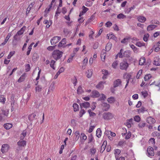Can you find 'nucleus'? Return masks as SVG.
I'll use <instances>...</instances> for the list:
<instances>
[{
    "instance_id": "nucleus-57",
    "label": "nucleus",
    "mask_w": 160,
    "mask_h": 160,
    "mask_svg": "<svg viewBox=\"0 0 160 160\" xmlns=\"http://www.w3.org/2000/svg\"><path fill=\"white\" fill-rule=\"evenodd\" d=\"M129 39V38H124L121 41V42L122 43H124L127 42L128 41Z\"/></svg>"
},
{
    "instance_id": "nucleus-41",
    "label": "nucleus",
    "mask_w": 160,
    "mask_h": 160,
    "mask_svg": "<svg viewBox=\"0 0 160 160\" xmlns=\"http://www.w3.org/2000/svg\"><path fill=\"white\" fill-rule=\"evenodd\" d=\"M86 112L83 109H81L79 113V115L80 117H82V115L85 113Z\"/></svg>"
},
{
    "instance_id": "nucleus-38",
    "label": "nucleus",
    "mask_w": 160,
    "mask_h": 160,
    "mask_svg": "<svg viewBox=\"0 0 160 160\" xmlns=\"http://www.w3.org/2000/svg\"><path fill=\"white\" fill-rule=\"evenodd\" d=\"M95 17V16L94 15V14H93L91 15L90 18L88 19V21L86 22V23H89V22H90L91 21H92V20H93L94 19Z\"/></svg>"
},
{
    "instance_id": "nucleus-58",
    "label": "nucleus",
    "mask_w": 160,
    "mask_h": 160,
    "mask_svg": "<svg viewBox=\"0 0 160 160\" xmlns=\"http://www.w3.org/2000/svg\"><path fill=\"white\" fill-rule=\"evenodd\" d=\"M82 11L84 13H85L88 10V8L85 7L84 6H83L82 7Z\"/></svg>"
},
{
    "instance_id": "nucleus-28",
    "label": "nucleus",
    "mask_w": 160,
    "mask_h": 160,
    "mask_svg": "<svg viewBox=\"0 0 160 160\" xmlns=\"http://www.w3.org/2000/svg\"><path fill=\"white\" fill-rule=\"evenodd\" d=\"M74 135L75 136L74 140L77 141L78 140L79 137V131H76L74 133Z\"/></svg>"
},
{
    "instance_id": "nucleus-27",
    "label": "nucleus",
    "mask_w": 160,
    "mask_h": 160,
    "mask_svg": "<svg viewBox=\"0 0 160 160\" xmlns=\"http://www.w3.org/2000/svg\"><path fill=\"white\" fill-rule=\"evenodd\" d=\"M55 88V87L54 83H52L51 84V85L49 87L48 92H50L52 91H53L54 89Z\"/></svg>"
},
{
    "instance_id": "nucleus-15",
    "label": "nucleus",
    "mask_w": 160,
    "mask_h": 160,
    "mask_svg": "<svg viewBox=\"0 0 160 160\" xmlns=\"http://www.w3.org/2000/svg\"><path fill=\"white\" fill-rule=\"evenodd\" d=\"M26 73H24L18 80V82H21L25 80L26 78Z\"/></svg>"
},
{
    "instance_id": "nucleus-4",
    "label": "nucleus",
    "mask_w": 160,
    "mask_h": 160,
    "mask_svg": "<svg viewBox=\"0 0 160 160\" xmlns=\"http://www.w3.org/2000/svg\"><path fill=\"white\" fill-rule=\"evenodd\" d=\"M61 39V37L58 36L54 37L50 40L52 45H54L58 43Z\"/></svg>"
},
{
    "instance_id": "nucleus-63",
    "label": "nucleus",
    "mask_w": 160,
    "mask_h": 160,
    "mask_svg": "<svg viewBox=\"0 0 160 160\" xmlns=\"http://www.w3.org/2000/svg\"><path fill=\"white\" fill-rule=\"evenodd\" d=\"M115 152L114 153V154H118L119 155L120 154V153L121 152V151L120 150L117 149L115 150Z\"/></svg>"
},
{
    "instance_id": "nucleus-49",
    "label": "nucleus",
    "mask_w": 160,
    "mask_h": 160,
    "mask_svg": "<svg viewBox=\"0 0 160 160\" xmlns=\"http://www.w3.org/2000/svg\"><path fill=\"white\" fill-rule=\"evenodd\" d=\"M118 63V62L117 61H114L112 64V67L114 68H116V66H117Z\"/></svg>"
},
{
    "instance_id": "nucleus-64",
    "label": "nucleus",
    "mask_w": 160,
    "mask_h": 160,
    "mask_svg": "<svg viewBox=\"0 0 160 160\" xmlns=\"http://www.w3.org/2000/svg\"><path fill=\"white\" fill-rule=\"evenodd\" d=\"M98 42H96L94 43L93 46V48L94 49H96L98 48Z\"/></svg>"
},
{
    "instance_id": "nucleus-5",
    "label": "nucleus",
    "mask_w": 160,
    "mask_h": 160,
    "mask_svg": "<svg viewBox=\"0 0 160 160\" xmlns=\"http://www.w3.org/2000/svg\"><path fill=\"white\" fill-rule=\"evenodd\" d=\"M9 148V146L8 144H4L2 146L1 151L2 153H4L8 152Z\"/></svg>"
},
{
    "instance_id": "nucleus-46",
    "label": "nucleus",
    "mask_w": 160,
    "mask_h": 160,
    "mask_svg": "<svg viewBox=\"0 0 160 160\" xmlns=\"http://www.w3.org/2000/svg\"><path fill=\"white\" fill-rule=\"evenodd\" d=\"M101 96H100V98H98V101L101 100H105L106 98V96L103 94H102Z\"/></svg>"
},
{
    "instance_id": "nucleus-1",
    "label": "nucleus",
    "mask_w": 160,
    "mask_h": 160,
    "mask_svg": "<svg viewBox=\"0 0 160 160\" xmlns=\"http://www.w3.org/2000/svg\"><path fill=\"white\" fill-rule=\"evenodd\" d=\"M63 52L59 50H54L52 53V56L56 60L59 59L62 56Z\"/></svg>"
},
{
    "instance_id": "nucleus-60",
    "label": "nucleus",
    "mask_w": 160,
    "mask_h": 160,
    "mask_svg": "<svg viewBox=\"0 0 160 160\" xmlns=\"http://www.w3.org/2000/svg\"><path fill=\"white\" fill-rule=\"evenodd\" d=\"M19 41L15 40L14 39H13L12 40V45L14 47L16 46L18 44V42Z\"/></svg>"
},
{
    "instance_id": "nucleus-40",
    "label": "nucleus",
    "mask_w": 160,
    "mask_h": 160,
    "mask_svg": "<svg viewBox=\"0 0 160 160\" xmlns=\"http://www.w3.org/2000/svg\"><path fill=\"white\" fill-rule=\"evenodd\" d=\"M55 62L56 61L53 60H52L51 61L50 66L53 69H55V68L54 67V65Z\"/></svg>"
},
{
    "instance_id": "nucleus-11",
    "label": "nucleus",
    "mask_w": 160,
    "mask_h": 160,
    "mask_svg": "<svg viewBox=\"0 0 160 160\" xmlns=\"http://www.w3.org/2000/svg\"><path fill=\"white\" fill-rule=\"evenodd\" d=\"M37 113H33L28 116V119L30 121H32L34 119H37L36 116Z\"/></svg>"
},
{
    "instance_id": "nucleus-26",
    "label": "nucleus",
    "mask_w": 160,
    "mask_h": 160,
    "mask_svg": "<svg viewBox=\"0 0 160 160\" xmlns=\"http://www.w3.org/2000/svg\"><path fill=\"white\" fill-rule=\"evenodd\" d=\"M26 132H27L25 130H24L23 131V132L22 133L20 137V139L21 140H23L24 139L25 137L26 136Z\"/></svg>"
},
{
    "instance_id": "nucleus-56",
    "label": "nucleus",
    "mask_w": 160,
    "mask_h": 160,
    "mask_svg": "<svg viewBox=\"0 0 160 160\" xmlns=\"http://www.w3.org/2000/svg\"><path fill=\"white\" fill-rule=\"evenodd\" d=\"M81 138L84 140H86L87 138V136L84 133H81Z\"/></svg>"
},
{
    "instance_id": "nucleus-34",
    "label": "nucleus",
    "mask_w": 160,
    "mask_h": 160,
    "mask_svg": "<svg viewBox=\"0 0 160 160\" xmlns=\"http://www.w3.org/2000/svg\"><path fill=\"white\" fill-rule=\"evenodd\" d=\"M136 45L138 47H141L142 46H145V43L143 42L142 43L140 42H138L136 43Z\"/></svg>"
},
{
    "instance_id": "nucleus-14",
    "label": "nucleus",
    "mask_w": 160,
    "mask_h": 160,
    "mask_svg": "<svg viewBox=\"0 0 160 160\" xmlns=\"http://www.w3.org/2000/svg\"><path fill=\"white\" fill-rule=\"evenodd\" d=\"M1 110L2 112V113L4 116L6 117L8 116L9 112V110L8 109H2Z\"/></svg>"
},
{
    "instance_id": "nucleus-29",
    "label": "nucleus",
    "mask_w": 160,
    "mask_h": 160,
    "mask_svg": "<svg viewBox=\"0 0 160 160\" xmlns=\"http://www.w3.org/2000/svg\"><path fill=\"white\" fill-rule=\"evenodd\" d=\"M74 111L76 112L78 110L79 106L76 103H74L73 105Z\"/></svg>"
},
{
    "instance_id": "nucleus-52",
    "label": "nucleus",
    "mask_w": 160,
    "mask_h": 160,
    "mask_svg": "<svg viewBox=\"0 0 160 160\" xmlns=\"http://www.w3.org/2000/svg\"><path fill=\"white\" fill-rule=\"evenodd\" d=\"M122 51L123 49H121L120 50V52L118 54V55L119 57L120 58H122L123 57V55H122Z\"/></svg>"
},
{
    "instance_id": "nucleus-8",
    "label": "nucleus",
    "mask_w": 160,
    "mask_h": 160,
    "mask_svg": "<svg viewBox=\"0 0 160 160\" xmlns=\"http://www.w3.org/2000/svg\"><path fill=\"white\" fill-rule=\"evenodd\" d=\"M147 152L149 155L153 156L154 155V152L153 148L150 147H149L147 149Z\"/></svg>"
},
{
    "instance_id": "nucleus-13",
    "label": "nucleus",
    "mask_w": 160,
    "mask_h": 160,
    "mask_svg": "<svg viewBox=\"0 0 160 160\" xmlns=\"http://www.w3.org/2000/svg\"><path fill=\"white\" fill-rule=\"evenodd\" d=\"M107 144V141H104V142H103V144H102L101 147V149L100 151L101 152H103L105 150Z\"/></svg>"
},
{
    "instance_id": "nucleus-16",
    "label": "nucleus",
    "mask_w": 160,
    "mask_h": 160,
    "mask_svg": "<svg viewBox=\"0 0 160 160\" xmlns=\"http://www.w3.org/2000/svg\"><path fill=\"white\" fill-rule=\"evenodd\" d=\"M157 26L154 24L150 25L148 26L147 28L148 31H151L157 27Z\"/></svg>"
},
{
    "instance_id": "nucleus-45",
    "label": "nucleus",
    "mask_w": 160,
    "mask_h": 160,
    "mask_svg": "<svg viewBox=\"0 0 160 160\" xmlns=\"http://www.w3.org/2000/svg\"><path fill=\"white\" fill-rule=\"evenodd\" d=\"M145 123L144 122H141L138 124V126L139 128H142L145 126Z\"/></svg>"
},
{
    "instance_id": "nucleus-42",
    "label": "nucleus",
    "mask_w": 160,
    "mask_h": 160,
    "mask_svg": "<svg viewBox=\"0 0 160 160\" xmlns=\"http://www.w3.org/2000/svg\"><path fill=\"white\" fill-rule=\"evenodd\" d=\"M135 8V6L134 5H133L131 7L127 9V11H126V12H127L128 13H129L130 12L131 10L133 9H134Z\"/></svg>"
},
{
    "instance_id": "nucleus-12",
    "label": "nucleus",
    "mask_w": 160,
    "mask_h": 160,
    "mask_svg": "<svg viewBox=\"0 0 160 160\" xmlns=\"http://www.w3.org/2000/svg\"><path fill=\"white\" fill-rule=\"evenodd\" d=\"M121 83V80L119 79H118L114 81L113 82V87L116 88L118 87Z\"/></svg>"
},
{
    "instance_id": "nucleus-48",
    "label": "nucleus",
    "mask_w": 160,
    "mask_h": 160,
    "mask_svg": "<svg viewBox=\"0 0 160 160\" xmlns=\"http://www.w3.org/2000/svg\"><path fill=\"white\" fill-rule=\"evenodd\" d=\"M13 39L15 40L19 41L20 39V38L19 35L16 34L13 37Z\"/></svg>"
},
{
    "instance_id": "nucleus-17",
    "label": "nucleus",
    "mask_w": 160,
    "mask_h": 160,
    "mask_svg": "<svg viewBox=\"0 0 160 160\" xmlns=\"http://www.w3.org/2000/svg\"><path fill=\"white\" fill-rule=\"evenodd\" d=\"M138 19L139 22L142 23L144 22L146 20V18L143 16L138 17Z\"/></svg>"
},
{
    "instance_id": "nucleus-19",
    "label": "nucleus",
    "mask_w": 160,
    "mask_h": 160,
    "mask_svg": "<svg viewBox=\"0 0 160 160\" xmlns=\"http://www.w3.org/2000/svg\"><path fill=\"white\" fill-rule=\"evenodd\" d=\"M101 134L102 131L101 129L100 128H98L96 132V135L97 136L98 138H100L101 136Z\"/></svg>"
},
{
    "instance_id": "nucleus-33",
    "label": "nucleus",
    "mask_w": 160,
    "mask_h": 160,
    "mask_svg": "<svg viewBox=\"0 0 160 160\" xmlns=\"http://www.w3.org/2000/svg\"><path fill=\"white\" fill-rule=\"evenodd\" d=\"M126 16L122 13H120L118 14L117 17V18L118 19H123L126 18Z\"/></svg>"
},
{
    "instance_id": "nucleus-22",
    "label": "nucleus",
    "mask_w": 160,
    "mask_h": 160,
    "mask_svg": "<svg viewBox=\"0 0 160 160\" xmlns=\"http://www.w3.org/2000/svg\"><path fill=\"white\" fill-rule=\"evenodd\" d=\"M131 55L130 51L128 50L125 51L123 53V56L125 57H128Z\"/></svg>"
},
{
    "instance_id": "nucleus-36",
    "label": "nucleus",
    "mask_w": 160,
    "mask_h": 160,
    "mask_svg": "<svg viewBox=\"0 0 160 160\" xmlns=\"http://www.w3.org/2000/svg\"><path fill=\"white\" fill-rule=\"evenodd\" d=\"M6 100V98L3 95H1L0 96V100L1 102H2L3 104H4L5 103Z\"/></svg>"
},
{
    "instance_id": "nucleus-32",
    "label": "nucleus",
    "mask_w": 160,
    "mask_h": 160,
    "mask_svg": "<svg viewBox=\"0 0 160 160\" xmlns=\"http://www.w3.org/2000/svg\"><path fill=\"white\" fill-rule=\"evenodd\" d=\"M115 99L113 97H112L108 98L107 99V101L110 103H112L114 102Z\"/></svg>"
},
{
    "instance_id": "nucleus-23",
    "label": "nucleus",
    "mask_w": 160,
    "mask_h": 160,
    "mask_svg": "<svg viewBox=\"0 0 160 160\" xmlns=\"http://www.w3.org/2000/svg\"><path fill=\"white\" fill-rule=\"evenodd\" d=\"M77 93L78 94H81L83 92V91L82 89L81 86H79L77 89Z\"/></svg>"
},
{
    "instance_id": "nucleus-43",
    "label": "nucleus",
    "mask_w": 160,
    "mask_h": 160,
    "mask_svg": "<svg viewBox=\"0 0 160 160\" xmlns=\"http://www.w3.org/2000/svg\"><path fill=\"white\" fill-rule=\"evenodd\" d=\"M149 37V35L148 33H147L146 34H145L143 37V40L145 42H147L148 41V37Z\"/></svg>"
},
{
    "instance_id": "nucleus-51",
    "label": "nucleus",
    "mask_w": 160,
    "mask_h": 160,
    "mask_svg": "<svg viewBox=\"0 0 160 160\" xmlns=\"http://www.w3.org/2000/svg\"><path fill=\"white\" fill-rule=\"evenodd\" d=\"M145 108L144 107H142L140 109H138V112L139 113L140 112H142L143 113L144 111H147V110H145Z\"/></svg>"
},
{
    "instance_id": "nucleus-37",
    "label": "nucleus",
    "mask_w": 160,
    "mask_h": 160,
    "mask_svg": "<svg viewBox=\"0 0 160 160\" xmlns=\"http://www.w3.org/2000/svg\"><path fill=\"white\" fill-rule=\"evenodd\" d=\"M152 76L150 74L146 75L144 78V79L145 81H147Z\"/></svg>"
},
{
    "instance_id": "nucleus-21",
    "label": "nucleus",
    "mask_w": 160,
    "mask_h": 160,
    "mask_svg": "<svg viewBox=\"0 0 160 160\" xmlns=\"http://www.w3.org/2000/svg\"><path fill=\"white\" fill-rule=\"evenodd\" d=\"M64 69L63 67H61L59 70V71L57 72L56 74L55 75L54 78H56L61 73L63 72H64Z\"/></svg>"
},
{
    "instance_id": "nucleus-53",
    "label": "nucleus",
    "mask_w": 160,
    "mask_h": 160,
    "mask_svg": "<svg viewBox=\"0 0 160 160\" xmlns=\"http://www.w3.org/2000/svg\"><path fill=\"white\" fill-rule=\"evenodd\" d=\"M30 65L29 64H27L25 66V71L28 72L30 71Z\"/></svg>"
},
{
    "instance_id": "nucleus-47",
    "label": "nucleus",
    "mask_w": 160,
    "mask_h": 160,
    "mask_svg": "<svg viewBox=\"0 0 160 160\" xmlns=\"http://www.w3.org/2000/svg\"><path fill=\"white\" fill-rule=\"evenodd\" d=\"M72 80V82L73 84H74V86H76L77 84V80L76 77L74 76L73 77V78Z\"/></svg>"
},
{
    "instance_id": "nucleus-50",
    "label": "nucleus",
    "mask_w": 160,
    "mask_h": 160,
    "mask_svg": "<svg viewBox=\"0 0 160 160\" xmlns=\"http://www.w3.org/2000/svg\"><path fill=\"white\" fill-rule=\"evenodd\" d=\"M130 47L133 49L134 52H137V48L133 45L132 44L131 45Z\"/></svg>"
},
{
    "instance_id": "nucleus-55",
    "label": "nucleus",
    "mask_w": 160,
    "mask_h": 160,
    "mask_svg": "<svg viewBox=\"0 0 160 160\" xmlns=\"http://www.w3.org/2000/svg\"><path fill=\"white\" fill-rule=\"evenodd\" d=\"M142 70H140L138 72L137 76H136V78L138 79L140 76V75L142 74Z\"/></svg>"
},
{
    "instance_id": "nucleus-35",
    "label": "nucleus",
    "mask_w": 160,
    "mask_h": 160,
    "mask_svg": "<svg viewBox=\"0 0 160 160\" xmlns=\"http://www.w3.org/2000/svg\"><path fill=\"white\" fill-rule=\"evenodd\" d=\"M88 143H90L92 142L94 139L92 134H91L88 137Z\"/></svg>"
},
{
    "instance_id": "nucleus-10",
    "label": "nucleus",
    "mask_w": 160,
    "mask_h": 160,
    "mask_svg": "<svg viewBox=\"0 0 160 160\" xmlns=\"http://www.w3.org/2000/svg\"><path fill=\"white\" fill-rule=\"evenodd\" d=\"M147 122L149 124H152L155 123V120L154 118L151 117H149L147 118Z\"/></svg>"
},
{
    "instance_id": "nucleus-59",
    "label": "nucleus",
    "mask_w": 160,
    "mask_h": 160,
    "mask_svg": "<svg viewBox=\"0 0 160 160\" xmlns=\"http://www.w3.org/2000/svg\"><path fill=\"white\" fill-rule=\"evenodd\" d=\"M55 46H49L47 48V49L49 51H52L55 49Z\"/></svg>"
},
{
    "instance_id": "nucleus-7",
    "label": "nucleus",
    "mask_w": 160,
    "mask_h": 160,
    "mask_svg": "<svg viewBox=\"0 0 160 160\" xmlns=\"http://www.w3.org/2000/svg\"><path fill=\"white\" fill-rule=\"evenodd\" d=\"M80 106L81 108L82 109V107L85 108H88L90 107V104L88 102H83L80 103Z\"/></svg>"
},
{
    "instance_id": "nucleus-3",
    "label": "nucleus",
    "mask_w": 160,
    "mask_h": 160,
    "mask_svg": "<svg viewBox=\"0 0 160 160\" xmlns=\"http://www.w3.org/2000/svg\"><path fill=\"white\" fill-rule=\"evenodd\" d=\"M103 118L106 120H108L112 119L113 116L111 113L109 112L104 113L103 114Z\"/></svg>"
},
{
    "instance_id": "nucleus-39",
    "label": "nucleus",
    "mask_w": 160,
    "mask_h": 160,
    "mask_svg": "<svg viewBox=\"0 0 160 160\" xmlns=\"http://www.w3.org/2000/svg\"><path fill=\"white\" fill-rule=\"evenodd\" d=\"M134 120L136 122H139L141 120V118L138 115H136L134 117Z\"/></svg>"
},
{
    "instance_id": "nucleus-20",
    "label": "nucleus",
    "mask_w": 160,
    "mask_h": 160,
    "mask_svg": "<svg viewBox=\"0 0 160 160\" xmlns=\"http://www.w3.org/2000/svg\"><path fill=\"white\" fill-rule=\"evenodd\" d=\"M145 58L144 57L141 58L139 61V65H144V63L145 62Z\"/></svg>"
},
{
    "instance_id": "nucleus-61",
    "label": "nucleus",
    "mask_w": 160,
    "mask_h": 160,
    "mask_svg": "<svg viewBox=\"0 0 160 160\" xmlns=\"http://www.w3.org/2000/svg\"><path fill=\"white\" fill-rule=\"evenodd\" d=\"M131 132H128V133L126 136L125 138L126 139H129L131 136Z\"/></svg>"
},
{
    "instance_id": "nucleus-30",
    "label": "nucleus",
    "mask_w": 160,
    "mask_h": 160,
    "mask_svg": "<svg viewBox=\"0 0 160 160\" xmlns=\"http://www.w3.org/2000/svg\"><path fill=\"white\" fill-rule=\"evenodd\" d=\"M111 44L110 43H107L106 46V50L107 51H109L111 49Z\"/></svg>"
},
{
    "instance_id": "nucleus-62",
    "label": "nucleus",
    "mask_w": 160,
    "mask_h": 160,
    "mask_svg": "<svg viewBox=\"0 0 160 160\" xmlns=\"http://www.w3.org/2000/svg\"><path fill=\"white\" fill-rule=\"evenodd\" d=\"M95 126H91L89 128V130L88 132L89 133H91L92 132V131H93V130L94 128H95Z\"/></svg>"
},
{
    "instance_id": "nucleus-44",
    "label": "nucleus",
    "mask_w": 160,
    "mask_h": 160,
    "mask_svg": "<svg viewBox=\"0 0 160 160\" xmlns=\"http://www.w3.org/2000/svg\"><path fill=\"white\" fill-rule=\"evenodd\" d=\"M15 53V52L14 51L10 52L9 53V54L8 55V59H9Z\"/></svg>"
},
{
    "instance_id": "nucleus-9",
    "label": "nucleus",
    "mask_w": 160,
    "mask_h": 160,
    "mask_svg": "<svg viewBox=\"0 0 160 160\" xmlns=\"http://www.w3.org/2000/svg\"><path fill=\"white\" fill-rule=\"evenodd\" d=\"M26 142L24 140L19 141L17 142V144L20 148L24 147L26 145Z\"/></svg>"
},
{
    "instance_id": "nucleus-54",
    "label": "nucleus",
    "mask_w": 160,
    "mask_h": 160,
    "mask_svg": "<svg viewBox=\"0 0 160 160\" xmlns=\"http://www.w3.org/2000/svg\"><path fill=\"white\" fill-rule=\"evenodd\" d=\"M35 89L36 92H39L41 91L42 88L41 86L38 85L36 88Z\"/></svg>"
},
{
    "instance_id": "nucleus-25",
    "label": "nucleus",
    "mask_w": 160,
    "mask_h": 160,
    "mask_svg": "<svg viewBox=\"0 0 160 160\" xmlns=\"http://www.w3.org/2000/svg\"><path fill=\"white\" fill-rule=\"evenodd\" d=\"M87 74V76L88 78H90L92 75V70L90 69L88 70V72H86Z\"/></svg>"
},
{
    "instance_id": "nucleus-24",
    "label": "nucleus",
    "mask_w": 160,
    "mask_h": 160,
    "mask_svg": "<svg viewBox=\"0 0 160 160\" xmlns=\"http://www.w3.org/2000/svg\"><path fill=\"white\" fill-rule=\"evenodd\" d=\"M104 83V82L102 81L99 82V83L96 85V88L99 89L102 88L103 87V84Z\"/></svg>"
},
{
    "instance_id": "nucleus-2",
    "label": "nucleus",
    "mask_w": 160,
    "mask_h": 160,
    "mask_svg": "<svg viewBox=\"0 0 160 160\" xmlns=\"http://www.w3.org/2000/svg\"><path fill=\"white\" fill-rule=\"evenodd\" d=\"M128 66V64L124 60L120 64V68L122 70H126Z\"/></svg>"
},
{
    "instance_id": "nucleus-18",
    "label": "nucleus",
    "mask_w": 160,
    "mask_h": 160,
    "mask_svg": "<svg viewBox=\"0 0 160 160\" xmlns=\"http://www.w3.org/2000/svg\"><path fill=\"white\" fill-rule=\"evenodd\" d=\"M12 125L10 123H7L4 125V128L7 130L10 129L12 127Z\"/></svg>"
},
{
    "instance_id": "nucleus-31",
    "label": "nucleus",
    "mask_w": 160,
    "mask_h": 160,
    "mask_svg": "<svg viewBox=\"0 0 160 160\" xmlns=\"http://www.w3.org/2000/svg\"><path fill=\"white\" fill-rule=\"evenodd\" d=\"M154 64L156 66H160V60L158 59V58H156L154 61Z\"/></svg>"
},
{
    "instance_id": "nucleus-6",
    "label": "nucleus",
    "mask_w": 160,
    "mask_h": 160,
    "mask_svg": "<svg viewBox=\"0 0 160 160\" xmlns=\"http://www.w3.org/2000/svg\"><path fill=\"white\" fill-rule=\"evenodd\" d=\"M92 97L96 98L99 97L100 96L99 93L97 90H93L92 92L90 95Z\"/></svg>"
}]
</instances>
